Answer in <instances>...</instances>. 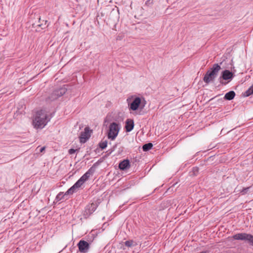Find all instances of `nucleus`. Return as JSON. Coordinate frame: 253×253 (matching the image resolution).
<instances>
[{"label": "nucleus", "mask_w": 253, "mask_h": 253, "mask_svg": "<svg viewBox=\"0 0 253 253\" xmlns=\"http://www.w3.org/2000/svg\"><path fill=\"white\" fill-rule=\"evenodd\" d=\"M235 96V92L234 91H230L225 94L224 99L227 100H231L234 98Z\"/></svg>", "instance_id": "obj_14"}, {"label": "nucleus", "mask_w": 253, "mask_h": 253, "mask_svg": "<svg viewBox=\"0 0 253 253\" xmlns=\"http://www.w3.org/2000/svg\"><path fill=\"white\" fill-rule=\"evenodd\" d=\"M250 187H247V188H244L242 191H241V193L243 194H245L246 193H247V192L248 191Z\"/></svg>", "instance_id": "obj_21"}, {"label": "nucleus", "mask_w": 253, "mask_h": 253, "mask_svg": "<svg viewBox=\"0 0 253 253\" xmlns=\"http://www.w3.org/2000/svg\"><path fill=\"white\" fill-rule=\"evenodd\" d=\"M125 245L127 247H132L136 246L137 244L133 240H128L125 242Z\"/></svg>", "instance_id": "obj_15"}, {"label": "nucleus", "mask_w": 253, "mask_h": 253, "mask_svg": "<svg viewBox=\"0 0 253 253\" xmlns=\"http://www.w3.org/2000/svg\"><path fill=\"white\" fill-rule=\"evenodd\" d=\"M248 243L251 246L253 247V235L252 234L250 236Z\"/></svg>", "instance_id": "obj_20"}, {"label": "nucleus", "mask_w": 253, "mask_h": 253, "mask_svg": "<svg viewBox=\"0 0 253 253\" xmlns=\"http://www.w3.org/2000/svg\"><path fill=\"white\" fill-rule=\"evenodd\" d=\"M69 194H66V192L64 194L63 192H59L56 196L55 200L57 201H60L63 199L64 197L68 195Z\"/></svg>", "instance_id": "obj_16"}, {"label": "nucleus", "mask_w": 253, "mask_h": 253, "mask_svg": "<svg viewBox=\"0 0 253 253\" xmlns=\"http://www.w3.org/2000/svg\"><path fill=\"white\" fill-rule=\"evenodd\" d=\"M130 167L129 161L128 160H124L122 161L119 165L120 169L125 170Z\"/></svg>", "instance_id": "obj_13"}, {"label": "nucleus", "mask_w": 253, "mask_h": 253, "mask_svg": "<svg viewBox=\"0 0 253 253\" xmlns=\"http://www.w3.org/2000/svg\"><path fill=\"white\" fill-rule=\"evenodd\" d=\"M89 131V128L86 127L84 129V131L81 133L80 136V140L81 143H84L89 139L90 137Z\"/></svg>", "instance_id": "obj_11"}, {"label": "nucleus", "mask_w": 253, "mask_h": 253, "mask_svg": "<svg viewBox=\"0 0 253 253\" xmlns=\"http://www.w3.org/2000/svg\"><path fill=\"white\" fill-rule=\"evenodd\" d=\"M98 206V204L96 202L87 205L85 208L84 216L85 218L88 217L96 210Z\"/></svg>", "instance_id": "obj_6"}, {"label": "nucleus", "mask_w": 253, "mask_h": 253, "mask_svg": "<svg viewBox=\"0 0 253 253\" xmlns=\"http://www.w3.org/2000/svg\"><path fill=\"white\" fill-rule=\"evenodd\" d=\"M121 129V125L119 123L113 122L109 126V129L107 132L108 138L114 140L118 135Z\"/></svg>", "instance_id": "obj_4"}, {"label": "nucleus", "mask_w": 253, "mask_h": 253, "mask_svg": "<svg viewBox=\"0 0 253 253\" xmlns=\"http://www.w3.org/2000/svg\"><path fill=\"white\" fill-rule=\"evenodd\" d=\"M220 69L221 67L218 64H214L210 70H208L204 75V82L207 84L213 82Z\"/></svg>", "instance_id": "obj_3"}, {"label": "nucleus", "mask_w": 253, "mask_h": 253, "mask_svg": "<svg viewBox=\"0 0 253 253\" xmlns=\"http://www.w3.org/2000/svg\"><path fill=\"white\" fill-rule=\"evenodd\" d=\"M52 116L45 110L41 109L36 112L33 124L36 129L43 128L50 121Z\"/></svg>", "instance_id": "obj_1"}, {"label": "nucleus", "mask_w": 253, "mask_h": 253, "mask_svg": "<svg viewBox=\"0 0 253 253\" xmlns=\"http://www.w3.org/2000/svg\"><path fill=\"white\" fill-rule=\"evenodd\" d=\"M253 94V84L249 88V89L244 93V95L245 96H249L250 95Z\"/></svg>", "instance_id": "obj_18"}, {"label": "nucleus", "mask_w": 253, "mask_h": 253, "mask_svg": "<svg viewBox=\"0 0 253 253\" xmlns=\"http://www.w3.org/2000/svg\"><path fill=\"white\" fill-rule=\"evenodd\" d=\"M251 234L246 233H238L233 236V238L236 240H242L249 241Z\"/></svg>", "instance_id": "obj_9"}, {"label": "nucleus", "mask_w": 253, "mask_h": 253, "mask_svg": "<svg viewBox=\"0 0 253 253\" xmlns=\"http://www.w3.org/2000/svg\"><path fill=\"white\" fill-rule=\"evenodd\" d=\"M116 146H117L116 144L115 146H113V150H111V151L110 152V153H111L112 151H113L115 150V149L116 147Z\"/></svg>", "instance_id": "obj_26"}, {"label": "nucleus", "mask_w": 253, "mask_h": 253, "mask_svg": "<svg viewBox=\"0 0 253 253\" xmlns=\"http://www.w3.org/2000/svg\"><path fill=\"white\" fill-rule=\"evenodd\" d=\"M107 146V141H102L99 143V147L102 149H104L106 148Z\"/></svg>", "instance_id": "obj_19"}, {"label": "nucleus", "mask_w": 253, "mask_h": 253, "mask_svg": "<svg viewBox=\"0 0 253 253\" xmlns=\"http://www.w3.org/2000/svg\"><path fill=\"white\" fill-rule=\"evenodd\" d=\"M141 102V99L139 97H135L133 101L129 104V109L132 111L136 110L140 106Z\"/></svg>", "instance_id": "obj_10"}, {"label": "nucleus", "mask_w": 253, "mask_h": 253, "mask_svg": "<svg viewBox=\"0 0 253 253\" xmlns=\"http://www.w3.org/2000/svg\"><path fill=\"white\" fill-rule=\"evenodd\" d=\"M77 150V149H70L68 151V152L71 155V154H74L76 152Z\"/></svg>", "instance_id": "obj_22"}, {"label": "nucleus", "mask_w": 253, "mask_h": 253, "mask_svg": "<svg viewBox=\"0 0 253 253\" xmlns=\"http://www.w3.org/2000/svg\"><path fill=\"white\" fill-rule=\"evenodd\" d=\"M134 127V122L132 119H127L126 122L125 128L126 132L131 131Z\"/></svg>", "instance_id": "obj_12"}, {"label": "nucleus", "mask_w": 253, "mask_h": 253, "mask_svg": "<svg viewBox=\"0 0 253 253\" xmlns=\"http://www.w3.org/2000/svg\"><path fill=\"white\" fill-rule=\"evenodd\" d=\"M200 253H209V251H202L200 252Z\"/></svg>", "instance_id": "obj_27"}, {"label": "nucleus", "mask_w": 253, "mask_h": 253, "mask_svg": "<svg viewBox=\"0 0 253 253\" xmlns=\"http://www.w3.org/2000/svg\"><path fill=\"white\" fill-rule=\"evenodd\" d=\"M42 24H39V25H38V26H39V27H42V29H44V28H45V24L44 25V27H42Z\"/></svg>", "instance_id": "obj_25"}, {"label": "nucleus", "mask_w": 253, "mask_h": 253, "mask_svg": "<svg viewBox=\"0 0 253 253\" xmlns=\"http://www.w3.org/2000/svg\"><path fill=\"white\" fill-rule=\"evenodd\" d=\"M45 150V147H42L41 148L40 151V152H42Z\"/></svg>", "instance_id": "obj_24"}, {"label": "nucleus", "mask_w": 253, "mask_h": 253, "mask_svg": "<svg viewBox=\"0 0 253 253\" xmlns=\"http://www.w3.org/2000/svg\"><path fill=\"white\" fill-rule=\"evenodd\" d=\"M193 171L194 172H198V168L197 167H195L193 168Z\"/></svg>", "instance_id": "obj_23"}, {"label": "nucleus", "mask_w": 253, "mask_h": 253, "mask_svg": "<svg viewBox=\"0 0 253 253\" xmlns=\"http://www.w3.org/2000/svg\"><path fill=\"white\" fill-rule=\"evenodd\" d=\"M233 78V74L229 70H225L222 71L221 76L218 79L220 83L222 84H225L223 80H231Z\"/></svg>", "instance_id": "obj_7"}, {"label": "nucleus", "mask_w": 253, "mask_h": 253, "mask_svg": "<svg viewBox=\"0 0 253 253\" xmlns=\"http://www.w3.org/2000/svg\"><path fill=\"white\" fill-rule=\"evenodd\" d=\"M79 250L80 252L83 253H87L89 249V243L84 240H81L79 241L77 245Z\"/></svg>", "instance_id": "obj_8"}, {"label": "nucleus", "mask_w": 253, "mask_h": 253, "mask_svg": "<svg viewBox=\"0 0 253 253\" xmlns=\"http://www.w3.org/2000/svg\"><path fill=\"white\" fill-rule=\"evenodd\" d=\"M66 91L67 88L65 87H62L58 89H56L54 90L50 96L47 98V101L54 100L63 95Z\"/></svg>", "instance_id": "obj_5"}, {"label": "nucleus", "mask_w": 253, "mask_h": 253, "mask_svg": "<svg viewBox=\"0 0 253 253\" xmlns=\"http://www.w3.org/2000/svg\"><path fill=\"white\" fill-rule=\"evenodd\" d=\"M153 147V144L151 143H148L145 144H144L143 147L142 149L144 151H147L149 150H150Z\"/></svg>", "instance_id": "obj_17"}, {"label": "nucleus", "mask_w": 253, "mask_h": 253, "mask_svg": "<svg viewBox=\"0 0 253 253\" xmlns=\"http://www.w3.org/2000/svg\"><path fill=\"white\" fill-rule=\"evenodd\" d=\"M97 165V163L94 164L93 166L66 191V194H73L74 193L76 192L78 189L81 187V186L88 179L91 175H93Z\"/></svg>", "instance_id": "obj_2"}]
</instances>
